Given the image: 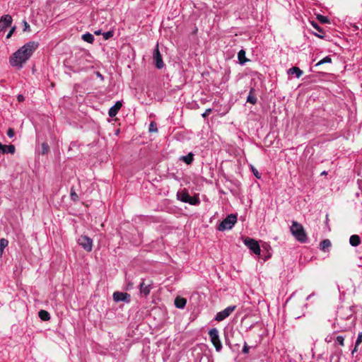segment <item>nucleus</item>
<instances>
[{
    "label": "nucleus",
    "instance_id": "7c9ffc66",
    "mask_svg": "<svg viewBox=\"0 0 362 362\" xmlns=\"http://www.w3.org/2000/svg\"><path fill=\"white\" fill-rule=\"evenodd\" d=\"M250 351V346L247 345L246 341L244 342V346L243 348V354H248Z\"/></svg>",
    "mask_w": 362,
    "mask_h": 362
},
{
    "label": "nucleus",
    "instance_id": "4be33fe9",
    "mask_svg": "<svg viewBox=\"0 0 362 362\" xmlns=\"http://www.w3.org/2000/svg\"><path fill=\"white\" fill-rule=\"evenodd\" d=\"M81 38L83 41L88 43H93L95 39L94 36L90 33H84L83 35H82Z\"/></svg>",
    "mask_w": 362,
    "mask_h": 362
},
{
    "label": "nucleus",
    "instance_id": "f3484780",
    "mask_svg": "<svg viewBox=\"0 0 362 362\" xmlns=\"http://www.w3.org/2000/svg\"><path fill=\"white\" fill-rule=\"evenodd\" d=\"M187 300L184 298L177 297L175 299V305L177 308L182 309L186 305Z\"/></svg>",
    "mask_w": 362,
    "mask_h": 362
},
{
    "label": "nucleus",
    "instance_id": "c85d7f7f",
    "mask_svg": "<svg viewBox=\"0 0 362 362\" xmlns=\"http://www.w3.org/2000/svg\"><path fill=\"white\" fill-rule=\"evenodd\" d=\"M158 131L156 124L154 122H151L149 125V132H156Z\"/></svg>",
    "mask_w": 362,
    "mask_h": 362
},
{
    "label": "nucleus",
    "instance_id": "ddd939ff",
    "mask_svg": "<svg viewBox=\"0 0 362 362\" xmlns=\"http://www.w3.org/2000/svg\"><path fill=\"white\" fill-rule=\"evenodd\" d=\"M122 106V103L121 101L118 100L115 103V104L111 107L110 109H109V111H108V115L110 117H115L119 110L121 109Z\"/></svg>",
    "mask_w": 362,
    "mask_h": 362
},
{
    "label": "nucleus",
    "instance_id": "f257e3e1",
    "mask_svg": "<svg viewBox=\"0 0 362 362\" xmlns=\"http://www.w3.org/2000/svg\"><path fill=\"white\" fill-rule=\"evenodd\" d=\"M38 46L37 42L30 41L21 47L9 57L11 66L18 69L23 68V64L31 57Z\"/></svg>",
    "mask_w": 362,
    "mask_h": 362
},
{
    "label": "nucleus",
    "instance_id": "9b49d317",
    "mask_svg": "<svg viewBox=\"0 0 362 362\" xmlns=\"http://www.w3.org/2000/svg\"><path fill=\"white\" fill-rule=\"evenodd\" d=\"M153 61L155 62L156 66L158 69H160L164 66L165 64L163 61L161 54L158 49V44L156 45V47L153 51Z\"/></svg>",
    "mask_w": 362,
    "mask_h": 362
},
{
    "label": "nucleus",
    "instance_id": "a878e982",
    "mask_svg": "<svg viewBox=\"0 0 362 362\" xmlns=\"http://www.w3.org/2000/svg\"><path fill=\"white\" fill-rule=\"evenodd\" d=\"M8 242L4 238L0 240V252H2L6 247L8 246Z\"/></svg>",
    "mask_w": 362,
    "mask_h": 362
},
{
    "label": "nucleus",
    "instance_id": "c9c22d12",
    "mask_svg": "<svg viewBox=\"0 0 362 362\" xmlns=\"http://www.w3.org/2000/svg\"><path fill=\"white\" fill-rule=\"evenodd\" d=\"M252 173L254 174V175L257 177V178H260V175L258 172V170L257 169H255L254 167H252Z\"/></svg>",
    "mask_w": 362,
    "mask_h": 362
},
{
    "label": "nucleus",
    "instance_id": "cd10ccee",
    "mask_svg": "<svg viewBox=\"0 0 362 362\" xmlns=\"http://www.w3.org/2000/svg\"><path fill=\"white\" fill-rule=\"evenodd\" d=\"M344 337L343 336H337L336 338V342H337L340 346L344 345Z\"/></svg>",
    "mask_w": 362,
    "mask_h": 362
},
{
    "label": "nucleus",
    "instance_id": "393cba45",
    "mask_svg": "<svg viewBox=\"0 0 362 362\" xmlns=\"http://www.w3.org/2000/svg\"><path fill=\"white\" fill-rule=\"evenodd\" d=\"M332 62V59L329 56H327L325 57H324L323 59H322L321 60H320L316 64H315V66H318L321 64H325V63H331Z\"/></svg>",
    "mask_w": 362,
    "mask_h": 362
},
{
    "label": "nucleus",
    "instance_id": "5701e85b",
    "mask_svg": "<svg viewBox=\"0 0 362 362\" xmlns=\"http://www.w3.org/2000/svg\"><path fill=\"white\" fill-rule=\"evenodd\" d=\"M253 90H254L253 88L250 89V94L248 95V96L247 98V102L250 103L252 105H255L257 103V100L255 95H252V93L253 92Z\"/></svg>",
    "mask_w": 362,
    "mask_h": 362
},
{
    "label": "nucleus",
    "instance_id": "e433bc0d",
    "mask_svg": "<svg viewBox=\"0 0 362 362\" xmlns=\"http://www.w3.org/2000/svg\"><path fill=\"white\" fill-rule=\"evenodd\" d=\"M317 18L322 23H327L328 21L327 18L323 16H319Z\"/></svg>",
    "mask_w": 362,
    "mask_h": 362
},
{
    "label": "nucleus",
    "instance_id": "ea45409f",
    "mask_svg": "<svg viewBox=\"0 0 362 362\" xmlns=\"http://www.w3.org/2000/svg\"><path fill=\"white\" fill-rule=\"evenodd\" d=\"M94 34L96 35H103V33H102L101 30H98L94 32Z\"/></svg>",
    "mask_w": 362,
    "mask_h": 362
},
{
    "label": "nucleus",
    "instance_id": "2eb2a0df",
    "mask_svg": "<svg viewBox=\"0 0 362 362\" xmlns=\"http://www.w3.org/2000/svg\"><path fill=\"white\" fill-rule=\"evenodd\" d=\"M180 160L185 162L187 165H190L194 160V154L190 152L186 156H181Z\"/></svg>",
    "mask_w": 362,
    "mask_h": 362
},
{
    "label": "nucleus",
    "instance_id": "c03bdc74",
    "mask_svg": "<svg viewBox=\"0 0 362 362\" xmlns=\"http://www.w3.org/2000/svg\"><path fill=\"white\" fill-rule=\"evenodd\" d=\"M312 295H309L307 298H306V300H308L309 299H310Z\"/></svg>",
    "mask_w": 362,
    "mask_h": 362
},
{
    "label": "nucleus",
    "instance_id": "f704fd0d",
    "mask_svg": "<svg viewBox=\"0 0 362 362\" xmlns=\"http://www.w3.org/2000/svg\"><path fill=\"white\" fill-rule=\"evenodd\" d=\"M212 110L211 108H208L205 110V112L202 115V116L204 118L209 116V115L211 112Z\"/></svg>",
    "mask_w": 362,
    "mask_h": 362
},
{
    "label": "nucleus",
    "instance_id": "bb28decb",
    "mask_svg": "<svg viewBox=\"0 0 362 362\" xmlns=\"http://www.w3.org/2000/svg\"><path fill=\"white\" fill-rule=\"evenodd\" d=\"M113 34H114L113 31H107V32L103 33V39L105 40H109L110 38H111L113 36Z\"/></svg>",
    "mask_w": 362,
    "mask_h": 362
},
{
    "label": "nucleus",
    "instance_id": "1a4fd4ad",
    "mask_svg": "<svg viewBox=\"0 0 362 362\" xmlns=\"http://www.w3.org/2000/svg\"><path fill=\"white\" fill-rule=\"evenodd\" d=\"M235 305H230L225 308L224 310L217 313L215 320L221 322L227 318L230 314L235 310Z\"/></svg>",
    "mask_w": 362,
    "mask_h": 362
},
{
    "label": "nucleus",
    "instance_id": "20e7f679",
    "mask_svg": "<svg viewBox=\"0 0 362 362\" xmlns=\"http://www.w3.org/2000/svg\"><path fill=\"white\" fill-rule=\"evenodd\" d=\"M153 281L150 279H142L139 284V293L141 296L147 297L153 288Z\"/></svg>",
    "mask_w": 362,
    "mask_h": 362
},
{
    "label": "nucleus",
    "instance_id": "473e14b6",
    "mask_svg": "<svg viewBox=\"0 0 362 362\" xmlns=\"http://www.w3.org/2000/svg\"><path fill=\"white\" fill-rule=\"evenodd\" d=\"M7 136L9 137V138H13L15 135V132L13 131V129L11 128H9L8 130H7Z\"/></svg>",
    "mask_w": 362,
    "mask_h": 362
},
{
    "label": "nucleus",
    "instance_id": "58836bf2",
    "mask_svg": "<svg viewBox=\"0 0 362 362\" xmlns=\"http://www.w3.org/2000/svg\"><path fill=\"white\" fill-rule=\"evenodd\" d=\"M312 25H313V27H314L315 29H317V30H319V31H321V30H321V28H320V26H318L317 23H312Z\"/></svg>",
    "mask_w": 362,
    "mask_h": 362
},
{
    "label": "nucleus",
    "instance_id": "6e6552de",
    "mask_svg": "<svg viewBox=\"0 0 362 362\" xmlns=\"http://www.w3.org/2000/svg\"><path fill=\"white\" fill-rule=\"evenodd\" d=\"M77 243L87 252H90L93 249V240L87 235L79 236Z\"/></svg>",
    "mask_w": 362,
    "mask_h": 362
},
{
    "label": "nucleus",
    "instance_id": "2f4dec72",
    "mask_svg": "<svg viewBox=\"0 0 362 362\" xmlns=\"http://www.w3.org/2000/svg\"><path fill=\"white\" fill-rule=\"evenodd\" d=\"M42 153H47L49 149V146L46 143L42 144Z\"/></svg>",
    "mask_w": 362,
    "mask_h": 362
},
{
    "label": "nucleus",
    "instance_id": "4c0bfd02",
    "mask_svg": "<svg viewBox=\"0 0 362 362\" xmlns=\"http://www.w3.org/2000/svg\"><path fill=\"white\" fill-rule=\"evenodd\" d=\"M16 27H13L6 35V38H10L15 31Z\"/></svg>",
    "mask_w": 362,
    "mask_h": 362
},
{
    "label": "nucleus",
    "instance_id": "37998d69",
    "mask_svg": "<svg viewBox=\"0 0 362 362\" xmlns=\"http://www.w3.org/2000/svg\"><path fill=\"white\" fill-rule=\"evenodd\" d=\"M133 286V284H129L128 286H127V289H131Z\"/></svg>",
    "mask_w": 362,
    "mask_h": 362
},
{
    "label": "nucleus",
    "instance_id": "a211bd4d",
    "mask_svg": "<svg viewBox=\"0 0 362 362\" xmlns=\"http://www.w3.org/2000/svg\"><path fill=\"white\" fill-rule=\"evenodd\" d=\"M331 245V241L329 239H325L320 243V248L323 252H327Z\"/></svg>",
    "mask_w": 362,
    "mask_h": 362
},
{
    "label": "nucleus",
    "instance_id": "7ed1b4c3",
    "mask_svg": "<svg viewBox=\"0 0 362 362\" xmlns=\"http://www.w3.org/2000/svg\"><path fill=\"white\" fill-rule=\"evenodd\" d=\"M237 222V216L235 214L228 215L217 226L219 231H224L231 229Z\"/></svg>",
    "mask_w": 362,
    "mask_h": 362
},
{
    "label": "nucleus",
    "instance_id": "412c9836",
    "mask_svg": "<svg viewBox=\"0 0 362 362\" xmlns=\"http://www.w3.org/2000/svg\"><path fill=\"white\" fill-rule=\"evenodd\" d=\"M38 316L43 321H47L50 319L49 313L47 311L44 310H40L38 312Z\"/></svg>",
    "mask_w": 362,
    "mask_h": 362
},
{
    "label": "nucleus",
    "instance_id": "f8f14e48",
    "mask_svg": "<svg viewBox=\"0 0 362 362\" xmlns=\"http://www.w3.org/2000/svg\"><path fill=\"white\" fill-rule=\"evenodd\" d=\"M13 19L11 15L6 14L0 18V32L5 30L11 25Z\"/></svg>",
    "mask_w": 362,
    "mask_h": 362
},
{
    "label": "nucleus",
    "instance_id": "f03ea898",
    "mask_svg": "<svg viewBox=\"0 0 362 362\" xmlns=\"http://www.w3.org/2000/svg\"><path fill=\"white\" fill-rule=\"evenodd\" d=\"M290 231L297 241L301 243L308 242V238L302 224L296 221H293L290 227Z\"/></svg>",
    "mask_w": 362,
    "mask_h": 362
},
{
    "label": "nucleus",
    "instance_id": "b1692460",
    "mask_svg": "<svg viewBox=\"0 0 362 362\" xmlns=\"http://www.w3.org/2000/svg\"><path fill=\"white\" fill-rule=\"evenodd\" d=\"M361 342H362V332H360L358 334V337H357V339H356V344H355V347H354V349L352 351V354H354V352L357 351L358 346L361 344Z\"/></svg>",
    "mask_w": 362,
    "mask_h": 362
},
{
    "label": "nucleus",
    "instance_id": "72a5a7b5",
    "mask_svg": "<svg viewBox=\"0 0 362 362\" xmlns=\"http://www.w3.org/2000/svg\"><path fill=\"white\" fill-rule=\"evenodd\" d=\"M23 31H29L30 30V25L26 21H23Z\"/></svg>",
    "mask_w": 362,
    "mask_h": 362
},
{
    "label": "nucleus",
    "instance_id": "aec40b11",
    "mask_svg": "<svg viewBox=\"0 0 362 362\" xmlns=\"http://www.w3.org/2000/svg\"><path fill=\"white\" fill-rule=\"evenodd\" d=\"M238 58L239 60V63L243 65L248 59L245 57V52L243 49H241L238 53Z\"/></svg>",
    "mask_w": 362,
    "mask_h": 362
},
{
    "label": "nucleus",
    "instance_id": "79ce46f5",
    "mask_svg": "<svg viewBox=\"0 0 362 362\" xmlns=\"http://www.w3.org/2000/svg\"><path fill=\"white\" fill-rule=\"evenodd\" d=\"M320 175H327V171H325V170H324V171H322V172L321 173V174H320Z\"/></svg>",
    "mask_w": 362,
    "mask_h": 362
},
{
    "label": "nucleus",
    "instance_id": "0eeeda50",
    "mask_svg": "<svg viewBox=\"0 0 362 362\" xmlns=\"http://www.w3.org/2000/svg\"><path fill=\"white\" fill-rule=\"evenodd\" d=\"M177 197L181 202L188 203L191 205H198L200 203L198 197H192L187 192H182L180 194H177Z\"/></svg>",
    "mask_w": 362,
    "mask_h": 362
},
{
    "label": "nucleus",
    "instance_id": "4468645a",
    "mask_svg": "<svg viewBox=\"0 0 362 362\" xmlns=\"http://www.w3.org/2000/svg\"><path fill=\"white\" fill-rule=\"evenodd\" d=\"M0 151L3 153H11L13 154L16 151L14 145H4L0 142Z\"/></svg>",
    "mask_w": 362,
    "mask_h": 362
},
{
    "label": "nucleus",
    "instance_id": "c756f323",
    "mask_svg": "<svg viewBox=\"0 0 362 362\" xmlns=\"http://www.w3.org/2000/svg\"><path fill=\"white\" fill-rule=\"evenodd\" d=\"M70 196H71V199L73 200V201H77L78 200V195L76 193V192L74 190V189H71V193H70Z\"/></svg>",
    "mask_w": 362,
    "mask_h": 362
},
{
    "label": "nucleus",
    "instance_id": "39448f33",
    "mask_svg": "<svg viewBox=\"0 0 362 362\" xmlns=\"http://www.w3.org/2000/svg\"><path fill=\"white\" fill-rule=\"evenodd\" d=\"M211 342L214 346L216 351L219 352L222 349V344L219 339L218 331L216 328H212L209 331Z\"/></svg>",
    "mask_w": 362,
    "mask_h": 362
},
{
    "label": "nucleus",
    "instance_id": "423d86ee",
    "mask_svg": "<svg viewBox=\"0 0 362 362\" xmlns=\"http://www.w3.org/2000/svg\"><path fill=\"white\" fill-rule=\"evenodd\" d=\"M243 243L252 252H253L256 255H260V246L259 245V243L256 240L250 238H246L245 239H244Z\"/></svg>",
    "mask_w": 362,
    "mask_h": 362
},
{
    "label": "nucleus",
    "instance_id": "dca6fc26",
    "mask_svg": "<svg viewBox=\"0 0 362 362\" xmlns=\"http://www.w3.org/2000/svg\"><path fill=\"white\" fill-rule=\"evenodd\" d=\"M288 74H295L296 78H300L303 75V71L300 70L298 67L294 66L289 69L287 71Z\"/></svg>",
    "mask_w": 362,
    "mask_h": 362
},
{
    "label": "nucleus",
    "instance_id": "6ab92c4d",
    "mask_svg": "<svg viewBox=\"0 0 362 362\" xmlns=\"http://www.w3.org/2000/svg\"><path fill=\"white\" fill-rule=\"evenodd\" d=\"M361 243V238L358 235H352L349 238V243L351 246H358Z\"/></svg>",
    "mask_w": 362,
    "mask_h": 362
},
{
    "label": "nucleus",
    "instance_id": "9d476101",
    "mask_svg": "<svg viewBox=\"0 0 362 362\" xmlns=\"http://www.w3.org/2000/svg\"><path fill=\"white\" fill-rule=\"evenodd\" d=\"M112 298L115 302H124L129 303L131 300V296L129 293L119 291L114 292Z\"/></svg>",
    "mask_w": 362,
    "mask_h": 362
},
{
    "label": "nucleus",
    "instance_id": "a19ab883",
    "mask_svg": "<svg viewBox=\"0 0 362 362\" xmlns=\"http://www.w3.org/2000/svg\"><path fill=\"white\" fill-rule=\"evenodd\" d=\"M23 100H24V97H23L22 95H18V100L19 102H21V101H23Z\"/></svg>",
    "mask_w": 362,
    "mask_h": 362
}]
</instances>
